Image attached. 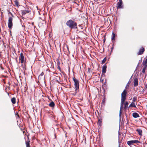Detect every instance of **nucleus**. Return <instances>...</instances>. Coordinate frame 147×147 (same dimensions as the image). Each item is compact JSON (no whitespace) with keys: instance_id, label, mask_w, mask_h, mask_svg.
Returning <instances> with one entry per match:
<instances>
[{"instance_id":"nucleus-13","label":"nucleus","mask_w":147,"mask_h":147,"mask_svg":"<svg viewBox=\"0 0 147 147\" xmlns=\"http://www.w3.org/2000/svg\"><path fill=\"white\" fill-rule=\"evenodd\" d=\"M102 119H100V117H98V120L97 122L98 125L100 126H101L102 125Z\"/></svg>"},{"instance_id":"nucleus-12","label":"nucleus","mask_w":147,"mask_h":147,"mask_svg":"<svg viewBox=\"0 0 147 147\" xmlns=\"http://www.w3.org/2000/svg\"><path fill=\"white\" fill-rule=\"evenodd\" d=\"M13 1L15 3V5H13L14 6H16L18 7H19L20 5H19L18 0H14Z\"/></svg>"},{"instance_id":"nucleus-28","label":"nucleus","mask_w":147,"mask_h":147,"mask_svg":"<svg viewBox=\"0 0 147 147\" xmlns=\"http://www.w3.org/2000/svg\"><path fill=\"white\" fill-rule=\"evenodd\" d=\"M136 98L135 97H134L133 98V102H135L136 100Z\"/></svg>"},{"instance_id":"nucleus-6","label":"nucleus","mask_w":147,"mask_h":147,"mask_svg":"<svg viewBox=\"0 0 147 147\" xmlns=\"http://www.w3.org/2000/svg\"><path fill=\"white\" fill-rule=\"evenodd\" d=\"M22 16H25L26 14L30 12V9L28 7H26L24 10L21 11Z\"/></svg>"},{"instance_id":"nucleus-29","label":"nucleus","mask_w":147,"mask_h":147,"mask_svg":"<svg viewBox=\"0 0 147 147\" xmlns=\"http://www.w3.org/2000/svg\"><path fill=\"white\" fill-rule=\"evenodd\" d=\"M29 134H28V135H27V141H30L29 138Z\"/></svg>"},{"instance_id":"nucleus-31","label":"nucleus","mask_w":147,"mask_h":147,"mask_svg":"<svg viewBox=\"0 0 147 147\" xmlns=\"http://www.w3.org/2000/svg\"><path fill=\"white\" fill-rule=\"evenodd\" d=\"M16 116L18 117V118H20V116H19V114H18V113H17L16 114Z\"/></svg>"},{"instance_id":"nucleus-11","label":"nucleus","mask_w":147,"mask_h":147,"mask_svg":"<svg viewBox=\"0 0 147 147\" xmlns=\"http://www.w3.org/2000/svg\"><path fill=\"white\" fill-rule=\"evenodd\" d=\"M134 86H136L138 85V80L137 78H135L134 80Z\"/></svg>"},{"instance_id":"nucleus-17","label":"nucleus","mask_w":147,"mask_h":147,"mask_svg":"<svg viewBox=\"0 0 147 147\" xmlns=\"http://www.w3.org/2000/svg\"><path fill=\"white\" fill-rule=\"evenodd\" d=\"M136 131H137V132L140 135V136L142 135V131L141 129H137L136 130Z\"/></svg>"},{"instance_id":"nucleus-20","label":"nucleus","mask_w":147,"mask_h":147,"mask_svg":"<svg viewBox=\"0 0 147 147\" xmlns=\"http://www.w3.org/2000/svg\"><path fill=\"white\" fill-rule=\"evenodd\" d=\"M144 66V67L142 69V72L143 73H145V71L146 69V68L147 67V65H143Z\"/></svg>"},{"instance_id":"nucleus-9","label":"nucleus","mask_w":147,"mask_h":147,"mask_svg":"<svg viewBox=\"0 0 147 147\" xmlns=\"http://www.w3.org/2000/svg\"><path fill=\"white\" fill-rule=\"evenodd\" d=\"M127 92L126 90L125 89L123 90V92L121 93V98L126 99V96H127Z\"/></svg>"},{"instance_id":"nucleus-41","label":"nucleus","mask_w":147,"mask_h":147,"mask_svg":"<svg viewBox=\"0 0 147 147\" xmlns=\"http://www.w3.org/2000/svg\"><path fill=\"white\" fill-rule=\"evenodd\" d=\"M34 24L33 23H32V24Z\"/></svg>"},{"instance_id":"nucleus-39","label":"nucleus","mask_w":147,"mask_h":147,"mask_svg":"<svg viewBox=\"0 0 147 147\" xmlns=\"http://www.w3.org/2000/svg\"><path fill=\"white\" fill-rule=\"evenodd\" d=\"M120 144H119V145L118 147H120Z\"/></svg>"},{"instance_id":"nucleus-25","label":"nucleus","mask_w":147,"mask_h":147,"mask_svg":"<svg viewBox=\"0 0 147 147\" xmlns=\"http://www.w3.org/2000/svg\"><path fill=\"white\" fill-rule=\"evenodd\" d=\"M126 99L121 98V103L124 104L125 101L126 100Z\"/></svg>"},{"instance_id":"nucleus-7","label":"nucleus","mask_w":147,"mask_h":147,"mask_svg":"<svg viewBox=\"0 0 147 147\" xmlns=\"http://www.w3.org/2000/svg\"><path fill=\"white\" fill-rule=\"evenodd\" d=\"M145 49L144 48L142 47L139 49V51L137 52V54L138 55H142L144 52Z\"/></svg>"},{"instance_id":"nucleus-33","label":"nucleus","mask_w":147,"mask_h":147,"mask_svg":"<svg viewBox=\"0 0 147 147\" xmlns=\"http://www.w3.org/2000/svg\"><path fill=\"white\" fill-rule=\"evenodd\" d=\"M113 49H114V47H112V48H111V52H112V51H113Z\"/></svg>"},{"instance_id":"nucleus-34","label":"nucleus","mask_w":147,"mask_h":147,"mask_svg":"<svg viewBox=\"0 0 147 147\" xmlns=\"http://www.w3.org/2000/svg\"><path fill=\"white\" fill-rule=\"evenodd\" d=\"M1 68L2 70H4V68L1 66Z\"/></svg>"},{"instance_id":"nucleus-5","label":"nucleus","mask_w":147,"mask_h":147,"mask_svg":"<svg viewBox=\"0 0 147 147\" xmlns=\"http://www.w3.org/2000/svg\"><path fill=\"white\" fill-rule=\"evenodd\" d=\"M140 143L141 142L139 141L138 140H130L127 142V143L129 145H131L134 143H136L138 145V143Z\"/></svg>"},{"instance_id":"nucleus-22","label":"nucleus","mask_w":147,"mask_h":147,"mask_svg":"<svg viewBox=\"0 0 147 147\" xmlns=\"http://www.w3.org/2000/svg\"><path fill=\"white\" fill-rule=\"evenodd\" d=\"M147 58L145 60H143L142 64L143 65H147Z\"/></svg>"},{"instance_id":"nucleus-3","label":"nucleus","mask_w":147,"mask_h":147,"mask_svg":"<svg viewBox=\"0 0 147 147\" xmlns=\"http://www.w3.org/2000/svg\"><path fill=\"white\" fill-rule=\"evenodd\" d=\"M19 59L22 65L24 64V65H25L26 59V58L24 57V54L23 53H20Z\"/></svg>"},{"instance_id":"nucleus-24","label":"nucleus","mask_w":147,"mask_h":147,"mask_svg":"<svg viewBox=\"0 0 147 147\" xmlns=\"http://www.w3.org/2000/svg\"><path fill=\"white\" fill-rule=\"evenodd\" d=\"M112 40H115V33L113 32L112 34Z\"/></svg>"},{"instance_id":"nucleus-32","label":"nucleus","mask_w":147,"mask_h":147,"mask_svg":"<svg viewBox=\"0 0 147 147\" xmlns=\"http://www.w3.org/2000/svg\"><path fill=\"white\" fill-rule=\"evenodd\" d=\"M27 88H26V86L24 87V91L25 92L27 90Z\"/></svg>"},{"instance_id":"nucleus-15","label":"nucleus","mask_w":147,"mask_h":147,"mask_svg":"<svg viewBox=\"0 0 147 147\" xmlns=\"http://www.w3.org/2000/svg\"><path fill=\"white\" fill-rule=\"evenodd\" d=\"M132 116L134 118H136L140 117L139 115L137 113H134L132 114Z\"/></svg>"},{"instance_id":"nucleus-1","label":"nucleus","mask_w":147,"mask_h":147,"mask_svg":"<svg viewBox=\"0 0 147 147\" xmlns=\"http://www.w3.org/2000/svg\"><path fill=\"white\" fill-rule=\"evenodd\" d=\"M66 25L71 29H78L77 24L75 21L71 20H68L66 23Z\"/></svg>"},{"instance_id":"nucleus-21","label":"nucleus","mask_w":147,"mask_h":147,"mask_svg":"<svg viewBox=\"0 0 147 147\" xmlns=\"http://www.w3.org/2000/svg\"><path fill=\"white\" fill-rule=\"evenodd\" d=\"M26 147H31L30 145V141H26Z\"/></svg>"},{"instance_id":"nucleus-40","label":"nucleus","mask_w":147,"mask_h":147,"mask_svg":"<svg viewBox=\"0 0 147 147\" xmlns=\"http://www.w3.org/2000/svg\"><path fill=\"white\" fill-rule=\"evenodd\" d=\"M104 101V100H103L102 101V102H103Z\"/></svg>"},{"instance_id":"nucleus-16","label":"nucleus","mask_w":147,"mask_h":147,"mask_svg":"<svg viewBox=\"0 0 147 147\" xmlns=\"http://www.w3.org/2000/svg\"><path fill=\"white\" fill-rule=\"evenodd\" d=\"M49 106L51 107H54L55 106V104L53 101H52L49 105Z\"/></svg>"},{"instance_id":"nucleus-8","label":"nucleus","mask_w":147,"mask_h":147,"mask_svg":"<svg viewBox=\"0 0 147 147\" xmlns=\"http://www.w3.org/2000/svg\"><path fill=\"white\" fill-rule=\"evenodd\" d=\"M123 2L122 0H119V1L117 3V7L118 9L123 8Z\"/></svg>"},{"instance_id":"nucleus-42","label":"nucleus","mask_w":147,"mask_h":147,"mask_svg":"<svg viewBox=\"0 0 147 147\" xmlns=\"http://www.w3.org/2000/svg\"><path fill=\"white\" fill-rule=\"evenodd\" d=\"M103 81V80H102V82Z\"/></svg>"},{"instance_id":"nucleus-19","label":"nucleus","mask_w":147,"mask_h":147,"mask_svg":"<svg viewBox=\"0 0 147 147\" xmlns=\"http://www.w3.org/2000/svg\"><path fill=\"white\" fill-rule=\"evenodd\" d=\"M128 103L127 102H126L124 104V109L126 110L128 108Z\"/></svg>"},{"instance_id":"nucleus-4","label":"nucleus","mask_w":147,"mask_h":147,"mask_svg":"<svg viewBox=\"0 0 147 147\" xmlns=\"http://www.w3.org/2000/svg\"><path fill=\"white\" fill-rule=\"evenodd\" d=\"M13 18L12 17L9 16V19L8 22V27L9 29H11L13 26Z\"/></svg>"},{"instance_id":"nucleus-30","label":"nucleus","mask_w":147,"mask_h":147,"mask_svg":"<svg viewBox=\"0 0 147 147\" xmlns=\"http://www.w3.org/2000/svg\"><path fill=\"white\" fill-rule=\"evenodd\" d=\"M44 74V73L43 72H42L39 75V77H40V76H43Z\"/></svg>"},{"instance_id":"nucleus-23","label":"nucleus","mask_w":147,"mask_h":147,"mask_svg":"<svg viewBox=\"0 0 147 147\" xmlns=\"http://www.w3.org/2000/svg\"><path fill=\"white\" fill-rule=\"evenodd\" d=\"M136 107L135 104L133 102H132L131 104L129 105V107Z\"/></svg>"},{"instance_id":"nucleus-10","label":"nucleus","mask_w":147,"mask_h":147,"mask_svg":"<svg viewBox=\"0 0 147 147\" xmlns=\"http://www.w3.org/2000/svg\"><path fill=\"white\" fill-rule=\"evenodd\" d=\"M107 68V66L105 64L103 65V66L102 67V74H104L105 73L106 71V69Z\"/></svg>"},{"instance_id":"nucleus-26","label":"nucleus","mask_w":147,"mask_h":147,"mask_svg":"<svg viewBox=\"0 0 147 147\" xmlns=\"http://www.w3.org/2000/svg\"><path fill=\"white\" fill-rule=\"evenodd\" d=\"M107 60L106 57H105L102 61V63H104Z\"/></svg>"},{"instance_id":"nucleus-35","label":"nucleus","mask_w":147,"mask_h":147,"mask_svg":"<svg viewBox=\"0 0 147 147\" xmlns=\"http://www.w3.org/2000/svg\"><path fill=\"white\" fill-rule=\"evenodd\" d=\"M144 86H145V87L147 89V84H144Z\"/></svg>"},{"instance_id":"nucleus-14","label":"nucleus","mask_w":147,"mask_h":147,"mask_svg":"<svg viewBox=\"0 0 147 147\" xmlns=\"http://www.w3.org/2000/svg\"><path fill=\"white\" fill-rule=\"evenodd\" d=\"M123 104H122V103H121V106H120V111H119V116H120L121 115V113H122V111L123 109Z\"/></svg>"},{"instance_id":"nucleus-38","label":"nucleus","mask_w":147,"mask_h":147,"mask_svg":"<svg viewBox=\"0 0 147 147\" xmlns=\"http://www.w3.org/2000/svg\"><path fill=\"white\" fill-rule=\"evenodd\" d=\"M129 82H128V84H127V86H129Z\"/></svg>"},{"instance_id":"nucleus-36","label":"nucleus","mask_w":147,"mask_h":147,"mask_svg":"<svg viewBox=\"0 0 147 147\" xmlns=\"http://www.w3.org/2000/svg\"><path fill=\"white\" fill-rule=\"evenodd\" d=\"M105 38H104V39H103V43H105Z\"/></svg>"},{"instance_id":"nucleus-37","label":"nucleus","mask_w":147,"mask_h":147,"mask_svg":"<svg viewBox=\"0 0 147 147\" xmlns=\"http://www.w3.org/2000/svg\"><path fill=\"white\" fill-rule=\"evenodd\" d=\"M17 90L18 91V87H17Z\"/></svg>"},{"instance_id":"nucleus-27","label":"nucleus","mask_w":147,"mask_h":147,"mask_svg":"<svg viewBox=\"0 0 147 147\" xmlns=\"http://www.w3.org/2000/svg\"><path fill=\"white\" fill-rule=\"evenodd\" d=\"M8 14H10L11 16V17H12V18L13 17V14L10 11H8Z\"/></svg>"},{"instance_id":"nucleus-18","label":"nucleus","mask_w":147,"mask_h":147,"mask_svg":"<svg viewBox=\"0 0 147 147\" xmlns=\"http://www.w3.org/2000/svg\"><path fill=\"white\" fill-rule=\"evenodd\" d=\"M11 102L13 104L16 103V98L15 97H13L11 98Z\"/></svg>"},{"instance_id":"nucleus-2","label":"nucleus","mask_w":147,"mask_h":147,"mask_svg":"<svg viewBox=\"0 0 147 147\" xmlns=\"http://www.w3.org/2000/svg\"><path fill=\"white\" fill-rule=\"evenodd\" d=\"M73 80L74 82V85L75 88V92L76 94L79 90V81L75 77L73 78Z\"/></svg>"}]
</instances>
